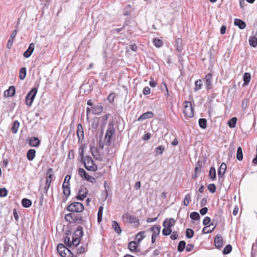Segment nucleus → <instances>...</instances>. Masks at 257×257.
Segmentation results:
<instances>
[{
	"label": "nucleus",
	"mask_w": 257,
	"mask_h": 257,
	"mask_svg": "<svg viewBox=\"0 0 257 257\" xmlns=\"http://www.w3.org/2000/svg\"><path fill=\"white\" fill-rule=\"evenodd\" d=\"M26 69L25 67H22L19 71V78L21 80H24L26 76Z\"/></svg>",
	"instance_id": "473e14b6"
},
{
	"label": "nucleus",
	"mask_w": 257,
	"mask_h": 257,
	"mask_svg": "<svg viewBox=\"0 0 257 257\" xmlns=\"http://www.w3.org/2000/svg\"><path fill=\"white\" fill-rule=\"evenodd\" d=\"M66 209L69 212L79 213L84 210V207L81 203L74 202L69 204L67 206Z\"/></svg>",
	"instance_id": "7ed1b4c3"
},
{
	"label": "nucleus",
	"mask_w": 257,
	"mask_h": 257,
	"mask_svg": "<svg viewBox=\"0 0 257 257\" xmlns=\"http://www.w3.org/2000/svg\"><path fill=\"white\" fill-rule=\"evenodd\" d=\"M226 170V165L225 163H222L218 170V175L219 178L222 177Z\"/></svg>",
	"instance_id": "5701e85b"
},
{
	"label": "nucleus",
	"mask_w": 257,
	"mask_h": 257,
	"mask_svg": "<svg viewBox=\"0 0 257 257\" xmlns=\"http://www.w3.org/2000/svg\"><path fill=\"white\" fill-rule=\"evenodd\" d=\"M190 201H191V195L190 194H186L185 196L184 201H183L184 205L186 206H187L189 205Z\"/></svg>",
	"instance_id": "a18cd8bd"
},
{
	"label": "nucleus",
	"mask_w": 257,
	"mask_h": 257,
	"mask_svg": "<svg viewBox=\"0 0 257 257\" xmlns=\"http://www.w3.org/2000/svg\"><path fill=\"white\" fill-rule=\"evenodd\" d=\"M232 250V246L230 244L227 245L223 250V253L227 254L229 253Z\"/></svg>",
	"instance_id": "49530a36"
},
{
	"label": "nucleus",
	"mask_w": 257,
	"mask_h": 257,
	"mask_svg": "<svg viewBox=\"0 0 257 257\" xmlns=\"http://www.w3.org/2000/svg\"><path fill=\"white\" fill-rule=\"evenodd\" d=\"M237 121V118L236 117H232L228 121V125L230 128H233L235 126V124Z\"/></svg>",
	"instance_id": "a19ab883"
},
{
	"label": "nucleus",
	"mask_w": 257,
	"mask_h": 257,
	"mask_svg": "<svg viewBox=\"0 0 257 257\" xmlns=\"http://www.w3.org/2000/svg\"><path fill=\"white\" fill-rule=\"evenodd\" d=\"M251 79V75L249 73L245 72L243 75V85H247L249 83Z\"/></svg>",
	"instance_id": "c85d7f7f"
},
{
	"label": "nucleus",
	"mask_w": 257,
	"mask_h": 257,
	"mask_svg": "<svg viewBox=\"0 0 257 257\" xmlns=\"http://www.w3.org/2000/svg\"><path fill=\"white\" fill-rule=\"evenodd\" d=\"M16 93V89L14 86H11L9 89L5 90L4 93V97H9L13 96Z\"/></svg>",
	"instance_id": "4468645a"
},
{
	"label": "nucleus",
	"mask_w": 257,
	"mask_h": 257,
	"mask_svg": "<svg viewBox=\"0 0 257 257\" xmlns=\"http://www.w3.org/2000/svg\"><path fill=\"white\" fill-rule=\"evenodd\" d=\"M172 229L170 228L164 227L162 230V233L165 236L170 235Z\"/></svg>",
	"instance_id": "3c124183"
},
{
	"label": "nucleus",
	"mask_w": 257,
	"mask_h": 257,
	"mask_svg": "<svg viewBox=\"0 0 257 257\" xmlns=\"http://www.w3.org/2000/svg\"><path fill=\"white\" fill-rule=\"evenodd\" d=\"M210 225L209 226H206V227H204L203 229H202V232L204 233V234H207V233H209L210 232H211L215 228V226L213 227L211 229H210Z\"/></svg>",
	"instance_id": "de8ad7c7"
},
{
	"label": "nucleus",
	"mask_w": 257,
	"mask_h": 257,
	"mask_svg": "<svg viewBox=\"0 0 257 257\" xmlns=\"http://www.w3.org/2000/svg\"><path fill=\"white\" fill-rule=\"evenodd\" d=\"M122 220L124 223L131 224L134 227H137L140 224V220L136 216L132 215L128 213L123 214Z\"/></svg>",
	"instance_id": "f03ea898"
},
{
	"label": "nucleus",
	"mask_w": 257,
	"mask_h": 257,
	"mask_svg": "<svg viewBox=\"0 0 257 257\" xmlns=\"http://www.w3.org/2000/svg\"><path fill=\"white\" fill-rule=\"evenodd\" d=\"M214 244L216 248L220 249L223 245V238L220 235H217L214 238Z\"/></svg>",
	"instance_id": "ddd939ff"
},
{
	"label": "nucleus",
	"mask_w": 257,
	"mask_h": 257,
	"mask_svg": "<svg viewBox=\"0 0 257 257\" xmlns=\"http://www.w3.org/2000/svg\"><path fill=\"white\" fill-rule=\"evenodd\" d=\"M165 150V147L163 146H160L156 148V153L158 154H162Z\"/></svg>",
	"instance_id": "603ef678"
},
{
	"label": "nucleus",
	"mask_w": 257,
	"mask_h": 257,
	"mask_svg": "<svg viewBox=\"0 0 257 257\" xmlns=\"http://www.w3.org/2000/svg\"><path fill=\"white\" fill-rule=\"evenodd\" d=\"M8 194V191L6 188L0 189V196L4 197H6Z\"/></svg>",
	"instance_id": "6e6d98bb"
},
{
	"label": "nucleus",
	"mask_w": 257,
	"mask_h": 257,
	"mask_svg": "<svg viewBox=\"0 0 257 257\" xmlns=\"http://www.w3.org/2000/svg\"><path fill=\"white\" fill-rule=\"evenodd\" d=\"M40 142L38 138L36 137L31 138L30 140L29 144L32 147H37L40 145Z\"/></svg>",
	"instance_id": "393cba45"
},
{
	"label": "nucleus",
	"mask_w": 257,
	"mask_h": 257,
	"mask_svg": "<svg viewBox=\"0 0 257 257\" xmlns=\"http://www.w3.org/2000/svg\"><path fill=\"white\" fill-rule=\"evenodd\" d=\"M103 210V208L102 206H100L99 207L97 213V221L98 223H100L102 221Z\"/></svg>",
	"instance_id": "ea45409f"
},
{
	"label": "nucleus",
	"mask_w": 257,
	"mask_h": 257,
	"mask_svg": "<svg viewBox=\"0 0 257 257\" xmlns=\"http://www.w3.org/2000/svg\"><path fill=\"white\" fill-rule=\"evenodd\" d=\"M208 189L211 193H214L216 191V186L214 184H210L207 186Z\"/></svg>",
	"instance_id": "864d4df0"
},
{
	"label": "nucleus",
	"mask_w": 257,
	"mask_h": 257,
	"mask_svg": "<svg viewBox=\"0 0 257 257\" xmlns=\"http://www.w3.org/2000/svg\"><path fill=\"white\" fill-rule=\"evenodd\" d=\"M36 155V151L33 149L29 150L27 154V157L29 161H32Z\"/></svg>",
	"instance_id": "bb28decb"
},
{
	"label": "nucleus",
	"mask_w": 257,
	"mask_h": 257,
	"mask_svg": "<svg viewBox=\"0 0 257 257\" xmlns=\"http://www.w3.org/2000/svg\"><path fill=\"white\" fill-rule=\"evenodd\" d=\"M212 73H209L206 75L205 77V85L207 89H210L212 88Z\"/></svg>",
	"instance_id": "2eb2a0df"
},
{
	"label": "nucleus",
	"mask_w": 257,
	"mask_h": 257,
	"mask_svg": "<svg viewBox=\"0 0 257 257\" xmlns=\"http://www.w3.org/2000/svg\"><path fill=\"white\" fill-rule=\"evenodd\" d=\"M114 98H115V94L114 93H111L108 95L107 99L109 102L112 103L114 102Z\"/></svg>",
	"instance_id": "052dcab7"
},
{
	"label": "nucleus",
	"mask_w": 257,
	"mask_h": 257,
	"mask_svg": "<svg viewBox=\"0 0 257 257\" xmlns=\"http://www.w3.org/2000/svg\"><path fill=\"white\" fill-rule=\"evenodd\" d=\"M99 118L94 117L92 119L91 122V127L94 130H96L99 125Z\"/></svg>",
	"instance_id": "cd10ccee"
},
{
	"label": "nucleus",
	"mask_w": 257,
	"mask_h": 257,
	"mask_svg": "<svg viewBox=\"0 0 257 257\" xmlns=\"http://www.w3.org/2000/svg\"><path fill=\"white\" fill-rule=\"evenodd\" d=\"M38 89L33 88L27 95L25 99V103L28 106H31L37 93Z\"/></svg>",
	"instance_id": "1a4fd4ad"
},
{
	"label": "nucleus",
	"mask_w": 257,
	"mask_h": 257,
	"mask_svg": "<svg viewBox=\"0 0 257 257\" xmlns=\"http://www.w3.org/2000/svg\"><path fill=\"white\" fill-rule=\"evenodd\" d=\"M75 153L73 150H70L68 154V158L69 159H73L74 158Z\"/></svg>",
	"instance_id": "680f3d73"
},
{
	"label": "nucleus",
	"mask_w": 257,
	"mask_h": 257,
	"mask_svg": "<svg viewBox=\"0 0 257 257\" xmlns=\"http://www.w3.org/2000/svg\"><path fill=\"white\" fill-rule=\"evenodd\" d=\"M193 248L194 245L192 244H188L186 247V250L188 252H189L192 250Z\"/></svg>",
	"instance_id": "774afa93"
},
{
	"label": "nucleus",
	"mask_w": 257,
	"mask_h": 257,
	"mask_svg": "<svg viewBox=\"0 0 257 257\" xmlns=\"http://www.w3.org/2000/svg\"><path fill=\"white\" fill-rule=\"evenodd\" d=\"M202 86V82L201 79H198L195 81V87L194 88V91H197L200 89Z\"/></svg>",
	"instance_id": "58836bf2"
},
{
	"label": "nucleus",
	"mask_w": 257,
	"mask_h": 257,
	"mask_svg": "<svg viewBox=\"0 0 257 257\" xmlns=\"http://www.w3.org/2000/svg\"><path fill=\"white\" fill-rule=\"evenodd\" d=\"M183 113L186 118H191L194 115V110L190 101H185L184 104Z\"/></svg>",
	"instance_id": "6e6552de"
},
{
	"label": "nucleus",
	"mask_w": 257,
	"mask_h": 257,
	"mask_svg": "<svg viewBox=\"0 0 257 257\" xmlns=\"http://www.w3.org/2000/svg\"><path fill=\"white\" fill-rule=\"evenodd\" d=\"M210 218L208 216H206L204 218L203 220V224L204 225H208L210 222Z\"/></svg>",
	"instance_id": "69168bd1"
},
{
	"label": "nucleus",
	"mask_w": 257,
	"mask_h": 257,
	"mask_svg": "<svg viewBox=\"0 0 257 257\" xmlns=\"http://www.w3.org/2000/svg\"><path fill=\"white\" fill-rule=\"evenodd\" d=\"M145 231H140L139 232L136 236V239L137 240V241L140 243L141 241L144 239L145 237V236L144 235Z\"/></svg>",
	"instance_id": "7c9ffc66"
},
{
	"label": "nucleus",
	"mask_w": 257,
	"mask_h": 257,
	"mask_svg": "<svg viewBox=\"0 0 257 257\" xmlns=\"http://www.w3.org/2000/svg\"><path fill=\"white\" fill-rule=\"evenodd\" d=\"M35 48V44L33 43L29 45L28 49L24 53L23 56L25 58L30 57L32 54Z\"/></svg>",
	"instance_id": "dca6fc26"
},
{
	"label": "nucleus",
	"mask_w": 257,
	"mask_h": 257,
	"mask_svg": "<svg viewBox=\"0 0 257 257\" xmlns=\"http://www.w3.org/2000/svg\"><path fill=\"white\" fill-rule=\"evenodd\" d=\"M234 25L239 27L240 29H244L246 27V24L242 20L238 19L234 20Z\"/></svg>",
	"instance_id": "b1692460"
},
{
	"label": "nucleus",
	"mask_w": 257,
	"mask_h": 257,
	"mask_svg": "<svg viewBox=\"0 0 257 257\" xmlns=\"http://www.w3.org/2000/svg\"><path fill=\"white\" fill-rule=\"evenodd\" d=\"M84 146L83 145H81L79 148V154L80 156L81 157L82 160L84 159Z\"/></svg>",
	"instance_id": "5fc2aeb1"
},
{
	"label": "nucleus",
	"mask_w": 257,
	"mask_h": 257,
	"mask_svg": "<svg viewBox=\"0 0 257 257\" xmlns=\"http://www.w3.org/2000/svg\"><path fill=\"white\" fill-rule=\"evenodd\" d=\"M170 234V238L172 240L176 239L178 237V234L177 231H173Z\"/></svg>",
	"instance_id": "e2e57ef3"
},
{
	"label": "nucleus",
	"mask_w": 257,
	"mask_h": 257,
	"mask_svg": "<svg viewBox=\"0 0 257 257\" xmlns=\"http://www.w3.org/2000/svg\"><path fill=\"white\" fill-rule=\"evenodd\" d=\"M83 235V228L81 226H79L73 233L72 239L70 237L66 236L64 238V243L68 247H71L72 245L77 246L80 243Z\"/></svg>",
	"instance_id": "f257e3e1"
},
{
	"label": "nucleus",
	"mask_w": 257,
	"mask_h": 257,
	"mask_svg": "<svg viewBox=\"0 0 257 257\" xmlns=\"http://www.w3.org/2000/svg\"><path fill=\"white\" fill-rule=\"evenodd\" d=\"M90 152L93 157L97 160H101V157L100 155L98 149L95 147H91L90 148Z\"/></svg>",
	"instance_id": "a211bd4d"
},
{
	"label": "nucleus",
	"mask_w": 257,
	"mask_h": 257,
	"mask_svg": "<svg viewBox=\"0 0 257 257\" xmlns=\"http://www.w3.org/2000/svg\"><path fill=\"white\" fill-rule=\"evenodd\" d=\"M139 243L137 241H131L128 244V248L131 251L135 252L138 251Z\"/></svg>",
	"instance_id": "f3484780"
},
{
	"label": "nucleus",
	"mask_w": 257,
	"mask_h": 257,
	"mask_svg": "<svg viewBox=\"0 0 257 257\" xmlns=\"http://www.w3.org/2000/svg\"><path fill=\"white\" fill-rule=\"evenodd\" d=\"M87 194L88 190L86 187L84 186H82L78 190L76 198L79 200H83L86 197Z\"/></svg>",
	"instance_id": "f8f14e48"
},
{
	"label": "nucleus",
	"mask_w": 257,
	"mask_h": 257,
	"mask_svg": "<svg viewBox=\"0 0 257 257\" xmlns=\"http://www.w3.org/2000/svg\"><path fill=\"white\" fill-rule=\"evenodd\" d=\"M185 246H186V242L185 241H180V242L178 244V250L179 251V252H182V251L184 250L185 247Z\"/></svg>",
	"instance_id": "79ce46f5"
},
{
	"label": "nucleus",
	"mask_w": 257,
	"mask_h": 257,
	"mask_svg": "<svg viewBox=\"0 0 257 257\" xmlns=\"http://www.w3.org/2000/svg\"><path fill=\"white\" fill-rule=\"evenodd\" d=\"M115 130L113 126V124L112 122L109 123L105 135V141L107 145H110L112 136L115 134Z\"/></svg>",
	"instance_id": "0eeeda50"
},
{
	"label": "nucleus",
	"mask_w": 257,
	"mask_h": 257,
	"mask_svg": "<svg viewBox=\"0 0 257 257\" xmlns=\"http://www.w3.org/2000/svg\"><path fill=\"white\" fill-rule=\"evenodd\" d=\"M199 124L200 127L205 128L207 126V121L205 118H200L199 120Z\"/></svg>",
	"instance_id": "37998d69"
},
{
	"label": "nucleus",
	"mask_w": 257,
	"mask_h": 257,
	"mask_svg": "<svg viewBox=\"0 0 257 257\" xmlns=\"http://www.w3.org/2000/svg\"><path fill=\"white\" fill-rule=\"evenodd\" d=\"M70 178H71V176L70 175H67L66 176V177L64 179V181L63 183V185H64V186H65V185H70L69 182V180H70Z\"/></svg>",
	"instance_id": "bf43d9fd"
},
{
	"label": "nucleus",
	"mask_w": 257,
	"mask_h": 257,
	"mask_svg": "<svg viewBox=\"0 0 257 257\" xmlns=\"http://www.w3.org/2000/svg\"><path fill=\"white\" fill-rule=\"evenodd\" d=\"M175 220L172 218H170L165 219L163 222V225L164 227L171 228V227H172L175 224Z\"/></svg>",
	"instance_id": "6ab92c4d"
},
{
	"label": "nucleus",
	"mask_w": 257,
	"mask_h": 257,
	"mask_svg": "<svg viewBox=\"0 0 257 257\" xmlns=\"http://www.w3.org/2000/svg\"><path fill=\"white\" fill-rule=\"evenodd\" d=\"M109 115H110V114L109 113H107V114H105L104 115H103L102 117V118L103 119L102 123L103 124V125H105L106 121L108 119Z\"/></svg>",
	"instance_id": "338daca9"
},
{
	"label": "nucleus",
	"mask_w": 257,
	"mask_h": 257,
	"mask_svg": "<svg viewBox=\"0 0 257 257\" xmlns=\"http://www.w3.org/2000/svg\"><path fill=\"white\" fill-rule=\"evenodd\" d=\"M77 135L79 140H83L84 139V132L82 125L81 123H79L77 126Z\"/></svg>",
	"instance_id": "aec40b11"
},
{
	"label": "nucleus",
	"mask_w": 257,
	"mask_h": 257,
	"mask_svg": "<svg viewBox=\"0 0 257 257\" xmlns=\"http://www.w3.org/2000/svg\"><path fill=\"white\" fill-rule=\"evenodd\" d=\"M63 188V194L66 196L68 197L70 194V185H62Z\"/></svg>",
	"instance_id": "72a5a7b5"
},
{
	"label": "nucleus",
	"mask_w": 257,
	"mask_h": 257,
	"mask_svg": "<svg viewBox=\"0 0 257 257\" xmlns=\"http://www.w3.org/2000/svg\"><path fill=\"white\" fill-rule=\"evenodd\" d=\"M194 235V232L192 229L187 228L186 231V236L188 238H192Z\"/></svg>",
	"instance_id": "8fccbe9b"
},
{
	"label": "nucleus",
	"mask_w": 257,
	"mask_h": 257,
	"mask_svg": "<svg viewBox=\"0 0 257 257\" xmlns=\"http://www.w3.org/2000/svg\"><path fill=\"white\" fill-rule=\"evenodd\" d=\"M236 158L239 161H241L243 159V154L242 149L240 147L237 148Z\"/></svg>",
	"instance_id": "4c0bfd02"
},
{
	"label": "nucleus",
	"mask_w": 257,
	"mask_h": 257,
	"mask_svg": "<svg viewBox=\"0 0 257 257\" xmlns=\"http://www.w3.org/2000/svg\"><path fill=\"white\" fill-rule=\"evenodd\" d=\"M52 172L53 169L52 168H49L47 171V177H46L45 184L44 187V191L45 194H47L48 189L52 181V177L53 176L52 173Z\"/></svg>",
	"instance_id": "9d476101"
},
{
	"label": "nucleus",
	"mask_w": 257,
	"mask_h": 257,
	"mask_svg": "<svg viewBox=\"0 0 257 257\" xmlns=\"http://www.w3.org/2000/svg\"><path fill=\"white\" fill-rule=\"evenodd\" d=\"M143 92V94L145 95H148V94H150V93H151V89L149 87L146 86V87H144Z\"/></svg>",
	"instance_id": "0e129e2a"
},
{
	"label": "nucleus",
	"mask_w": 257,
	"mask_h": 257,
	"mask_svg": "<svg viewBox=\"0 0 257 257\" xmlns=\"http://www.w3.org/2000/svg\"><path fill=\"white\" fill-rule=\"evenodd\" d=\"M153 43L154 45L157 48H160L162 47L163 45V42L158 38H155L153 39Z\"/></svg>",
	"instance_id": "e433bc0d"
},
{
	"label": "nucleus",
	"mask_w": 257,
	"mask_h": 257,
	"mask_svg": "<svg viewBox=\"0 0 257 257\" xmlns=\"http://www.w3.org/2000/svg\"><path fill=\"white\" fill-rule=\"evenodd\" d=\"M85 168L90 171L95 172L97 170V165L94 164L92 158L89 156H85L82 160Z\"/></svg>",
	"instance_id": "20e7f679"
},
{
	"label": "nucleus",
	"mask_w": 257,
	"mask_h": 257,
	"mask_svg": "<svg viewBox=\"0 0 257 257\" xmlns=\"http://www.w3.org/2000/svg\"><path fill=\"white\" fill-rule=\"evenodd\" d=\"M190 218L192 220H199L200 219V215L197 212H193L190 214Z\"/></svg>",
	"instance_id": "09e8293b"
},
{
	"label": "nucleus",
	"mask_w": 257,
	"mask_h": 257,
	"mask_svg": "<svg viewBox=\"0 0 257 257\" xmlns=\"http://www.w3.org/2000/svg\"><path fill=\"white\" fill-rule=\"evenodd\" d=\"M208 176L212 180L216 179V170L214 167H211L210 169Z\"/></svg>",
	"instance_id": "2f4dec72"
},
{
	"label": "nucleus",
	"mask_w": 257,
	"mask_h": 257,
	"mask_svg": "<svg viewBox=\"0 0 257 257\" xmlns=\"http://www.w3.org/2000/svg\"><path fill=\"white\" fill-rule=\"evenodd\" d=\"M57 249L61 257H73V256L71 251L62 243L57 245Z\"/></svg>",
	"instance_id": "423d86ee"
},
{
	"label": "nucleus",
	"mask_w": 257,
	"mask_h": 257,
	"mask_svg": "<svg viewBox=\"0 0 257 257\" xmlns=\"http://www.w3.org/2000/svg\"><path fill=\"white\" fill-rule=\"evenodd\" d=\"M249 45L253 47L257 46V37L255 36H251L248 40Z\"/></svg>",
	"instance_id": "c756f323"
},
{
	"label": "nucleus",
	"mask_w": 257,
	"mask_h": 257,
	"mask_svg": "<svg viewBox=\"0 0 257 257\" xmlns=\"http://www.w3.org/2000/svg\"><path fill=\"white\" fill-rule=\"evenodd\" d=\"M78 174L82 178H84V177L86 175V172L82 168L78 169Z\"/></svg>",
	"instance_id": "13d9d810"
},
{
	"label": "nucleus",
	"mask_w": 257,
	"mask_h": 257,
	"mask_svg": "<svg viewBox=\"0 0 257 257\" xmlns=\"http://www.w3.org/2000/svg\"><path fill=\"white\" fill-rule=\"evenodd\" d=\"M160 229L161 226L159 225H154L151 228V230L152 231L151 240L152 243H154L156 242L157 237L160 234Z\"/></svg>",
	"instance_id": "9b49d317"
},
{
	"label": "nucleus",
	"mask_w": 257,
	"mask_h": 257,
	"mask_svg": "<svg viewBox=\"0 0 257 257\" xmlns=\"http://www.w3.org/2000/svg\"><path fill=\"white\" fill-rule=\"evenodd\" d=\"M103 110V107L101 105H97L91 107V110L93 114L95 115H99Z\"/></svg>",
	"instance_id": "412c9836"
},
{
	"label": "nucleus",
	"mask_w": 257,
	"mask_h": 257,
	"mask_svg": "<svg viewBox=\"0 0 257 257\" xmlns=\"http://www.w3.org/2000/svg\"><path fill=\"white\" fill-rule=\"evenodd\" d=\"M112 227L114 231L117 234H120L121 232V229L118 224L116 221H113L112 222Z\"/></svg>",
	"instance_id": "a878e982"
},
{
	"label": "nucleus",
	"mask_w": 257,
	"mask_h": 257,
	"mask_svg": "<svg viewBox=\"0 0 257 257\" xmlns=\"http://www.w3.org/2000/svg\"><path fill=\"white\" fill-rule=\"evenodd\" d=\"M20 126V123L18 120L14 121L13 126L12 127V131L13 133L16 134L17 133L19 127Z\"/></svg>",
	"instance_id": "f704fd0d"
},
{
	"label": "nucleus",
	"mask_w": 257,
	"mask_h": 257,
	"mask_svg": "<svg viewBox=\"0 0 257 257\" xmlns=\"http://www.w3.org/2000/svg\"><path fill=\"white\" fill-rule=\"evenodd\" d=\"M201 168H202V162L200 161H198L197 163V164H196V166L195 168V172H200Z\"/></svg>",
	"instance_id": "4d7b16f0"
},
{
	"label": "nucleus",
	"mask_w": 257,
	"mask_h": 257,
	"mask_svg": "<svg viewBox=\"0 0 257 257\" xmlns=\"http://www.w3.org/2000/svg\"><path fill=\"white\" fill-rule=\"evenodd\" d=\"M22 204L23 207L28 208L32 205V202L30 200L26 198L23 199Z\"/></svg>",
	"instance_id": "c9c22d12"
},
{
	"label": "nucleus",
	"mask_w": 257,
	"mask_h": 257,
	"mask_svg": "<svg viewBox=\"0 0 257 257\" xmlns=\"http://www.w3.org/2000/svg\"><path fill=\"white\" fill-rule=\"evenodd\" d=\"M83 179L92 183H95L96 182V179L93 177L89 175L87 173L84 177Z\"/></svg>",
	"instance_id": "c03bdc74"
},
{
	"label": "nucleus",
	"mask_w": 257,
	"mask_h": 257,
	"mask_svg": "<svg viewBox=\"0 0 257 257\" xmlns=\"http://www.w3.org/2000/svg\"><path fill=\"white\" fill-rule=\"evenodd\" d=\"M65 219L70 223H81L82 222V217L78 215H75L73 213H69L65 216Z\"/></svg>",
	"instance_id": "39448f33"
},
{
	"label": "nucleus",
	"mask_w": 257,
	"mask_h": 257,
	"mask_svg": "<svg viewBox=\"0 0 257 257\" xmlns=\"http://www.w3.org/2000/svg\"><path fill=\"white\" fill-rule=\"evenodd\" d=\"M154 115L152 111L146 112L142 114L138 118L139 121H143L147 118H150L153 117Z\"/></svg>",
	"instance_id": "4be33fe9"
}]
</instances>
